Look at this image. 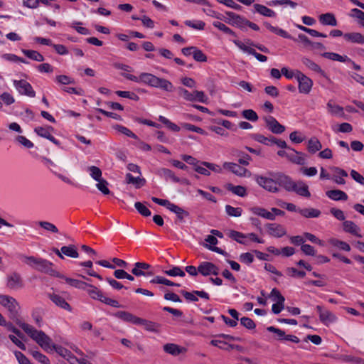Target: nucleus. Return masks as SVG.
<instances>
[{"label": "nucleus", "mask_w": 364, "mask_h": 364, "mask_svg": "<svg viewBox=\"0 0 364 364\" xmlns=\"http://www.w3.org/2000/svg\"><path fill=\"white\" fill-rule=\"evenodd\" d=\"M251 211L259 216H261L262 218H264L268 220H274V215L267 210L266 209L263 208L259 207H254L251 208Z\"/></svg>", "instance_id": "33"}, {"label": "nucleus", "mask_w": 364, "mask_h": 364, "mask_svg": "<svg viewBox=\"0 0 364 364\" xmlns=\"http://www.w3.org/2000/svg\"><path fill=\"white\" fill-rule=\"evenodd\" d=\"M270 176L277 179V186H280L287 191H291L294 188V182L287 175L282 173H272Z\"/></svg>", "instance_id": "11"}, {"label": "nucleus", "mask_w": 364, "mask_h": 364, "mask_svg": "<svg viewBox=\"0 0 364 364\" xmlns=\"http://www.w3.org/2000/svg\"><path fill=\"white\" fill-rule=\"evenodd\" d=\"M186 25L196 30H203L205 26V23L200 20L186 21Z\"/></svg>", "instance_id": "56"}, {"label": "nucleus", "mask_w": 364, "mask_h": 364, "mask_svg": "<svg viewBox=\"0 0 364 364\" xmlns=\"http://www.w3.org/2000/svg\"><path fill=\"white\" fill-rule=\"evenodd\" d=\"M126 181L127 183L135 185L136 188H139L145 184V179L140 177H134L131 173L126 174Z\"/></svg>", "instance_id": "40"}, {"label": "nucleus", "mask_w": 364, "mask_h": 364, "mask_svg": "<svg viewBox=\"0 0 364 364\" xmlns=\"http://www.w3.org/2000/svg\"><path fill=\"white\" fill-rule=\"evenodd\" d=\"M316 308L319 314L321 322L325 325H328L336 321V316L331 311L319 305L316 306Z\"/></svg>", "instance_id": "15"}, {"label": "nucleus", "mask_w": 364, "mask_h": 364, "mask_svg": "<svg viewBox=\"0 0 364 364\" xmlns=\"http://www.w3.org/2000/svg\"><path fill=\"white\" fill-rule=\"evenodd\" d=\"M114 129L127 136H129L133 139H137L136 135L125 127L116 124L115 126H114Z\"/></svg>", "instance_id": "57"}, {"label": "nucleus", "mask_w": 364, "mask_h": 364, "mask_svg": "<svg viewBox=\"0 0 364 364\" xmlns=\"http://www.w3.org/2000/svg\"><path fill=\"white\" fill-rule=\"evenodd\" d=\"M163 348L166 353L174 356L178 355L182 352L181 347L173 343L165 344Z\"/></svg>", "instance_id": "37"}, {"label": "nucleus", "mask_w": 364, "mask_h": 364, "mask_svg": "<svg viewBox=\"0 0 364 364\" xmlns=\"http://www.w3.org/2000/svg\"><path fill=\"white\" fill-rule=\"evenodd\" d=\"M240 48L243 52L255 55L260 62H265L267 59L265 55L257 53L252 47H240Z\"/></svg>", "instance_id": "48"}, {"label": "nucleus", "mask_w": 364, "mask_h": 364, "mask_svg": "<svg viewBox=\"0 0 364 364\" xmlns=\"http://www.w3.org/2000/svg\"><path fill=\"white\" fill-rule=\"evenodd\" d=\"M65 280V282L70 286L74 287L75 288L80 289H84L85 290L87 288V286L88 285L87 283L84 282L80 280L69 278L67 277H65L63 275V277H62Z\"/></svg>", "instance_id": "35"}, {"label": "nucleus", "mask_w": 364, "mask_h": 364, "mask_svg": "<svg viewBox=\"0 0 364 364\" xmlns=\"http://www.w3.org/2000/svg\"><path fill=\"white\" fill-rule=\"evenodd\" d=\"M343 230L349 233H351L358 237H361V235L358 233L359 228L352 221L346 220L343 223Z\"/></svg>", "instance_id": "32"}, {"label": "nucleus", "mask_w": 364, "mask_h": 364, "mask_svg": "<svg viewBox=\"0 0 364 364\" xmlns=\"http://www.w3.org/2000/svg\"><path fill=\"white\" fill-rule=\"evenodd\" d=\"M321 55L326 58L340 62L350 60V59L346 55H341L335 53L326 52L322 53Z\"/></svg>", "instance_id": "43"}, {"label": "nucleus", "mask_w": 364, "mask_h": 364, "mask_svg": "<svg viewBox=\"0 0 364 364\" xmlns=\"http://www.w3.org/2000/svg\"><path fill=\"white\" fill-rule=\"evenodd\" d=\"M151 283L152 284H161L166 286H175L180 287L181 284L179 283H175L166 278H164L161 276H156L153 279L151 280Z\"/></svg>", "instance_id": "42"}, {"label": "nucleus", "mask_w": 364, "mask_h": 364, "mask_svg": "<svg viewBox=\"0 0 364 364\" xmlns=\"http://www.w3.org/2000/svg\"><path fill=\"white\" fill-rule=\"evenodd\" d=\"M225 188L228 191L233 193L234 194L241 196V197H243V196H246V194H247L245 188L242 186H233L231 183H228L225 186Z\"/></svg>", "instance_id": "36"}, {"label": "nucleus", "mask_w": 364, "mask_h": 364, "mask_svg": "<svg viewBox=\"0 0 364 364\" xmlns=\"http://www.w3.org/2000/svg\"><path fill=\"white\" fill-rule=\"evenodd\" d=\"M198 296L201 298L209 299V295L203 291H193V292L183 291V296L189 301H196Z\"/></svg>", "instance_id": "29"}, {"label": "nucleus", "mask_w": 364, "mask_h": 364, "mask_svg": "<svg viewBox=\"0 0 364 364\" xmlns=\"http://www.w3.org/2000/svg\"><path fill=\"white\" fill-rule=\"evenodd\" d=\"M322 148L321 143L317 138H311L308 141V151L314 154L316 151L321 150Z\"/></svg>", "instance_id": "39"}, {"label": "nucleus", "mask_w": 364, "mask_h": 364, "mask_svg": "<svg viewBox=\"0 0 364 364\" xmlns=\"http://www.w3.org/2000/svg\"><path fill=\"white\" fill-rule=\"evenodd\" d=\"M20 258L21 261L31 267L32 268H34L36 269V267L38 264V260L40 258L36 257L33 256H26V255H21Z\"/></svg>", "instance_id": "47"}, {"label": "nucleus", "mask_w": 364, "mask_h": 364, "mask_svg": "<svg viewBox=\"0 0 364 364\" xmlns=\"http://www.w3.org/2000/svg\"><path fill=\"white\" fill-rule=\"evenodd\" d=\"M97 182L98 183L96 184V187L97 188V189L105 195L109 194L110 191L107 188L108 182L104 178H102Z\"/></svg>", "instance_id": "58"}, {"label": "nucleus", "mask_w": 364, "mask_h": 364, "mask_svg": "<svg viewBox=\"0 0 364 364\" xmlns=\"http://www.w3.org/2000/svg\"><path fill=\"white\" fill-rule=\"evenodd\" d=\"M6 287L11 289L16 290L23 287L21 275L17 272H12L7 277Z\"/></svg>", "instance_id": "13"}, {"label": "nucleus", "mask_w": 364, "mask_h": 364, "mask_svg": "<svg viewBox=\"0 0 364 364\" xmlns=\"http://www.w3.org/2000/svg\"><path fill=\"white\" fill-rule=\"evenodd\" d=\"M22 52L30 59L42 62L44 60L43 56L38 52L33 50H22Z\"/></svg>", "instance_id": "44"}, {"label": "nucleus", "mask_w": 364, "mask_h": 364, "mask_svg": "<svg viewBox=\"0 0 364 364\" xmlns=\"http://www.w3.org/2000/svg\"><path fill=\"white\" fill-rule=\"evenodd\" d=\"M138 325L144 326V328L148 331L158 332L160 328V324L156 322H153L144 318H140Z\"/></svg>", "instance_id": "30"}, {"label": "nucleus", "mask_w": 364, "mask_h": 364, "mask_svg": "<svg viewBox=\"0 0 364 364\" xmlns=\"http://www.w3.org/2000/svg\"><path fill=\"white\" fill-rule=\"evenodd\" d=\"M287 159L293 164L304 165L306 161L305 154L299 152L292 148H287Z\"/></svg>", "instance_id": "17"}, {"label": "nucleus", "mask_w": 364, "mask_h": 364, "mask_svg": "<svg viewBox=\"0 0 364 364\" xmlns=\"http://www.w3.org/2000/svg\"><path fill=\"white\" fill-rule=\"evenodd\" d=\"M326 196L334 200H346L348 196L341 190H331L326 192Z\"/></svg>", "instance_id": "34"}, {"label": "nucleus", "mask_w": 364, "mask_h": 364, "mask_svg": "<svg viewBox=\"0 0 364 364\" xmlns=\"http://www.w3.org/2000/svg\"><path fill=\"white\" fill-rule=\"evenodd\" d=\"M48 297L56 306L68 311H71L72 308L70 305L61 296L55 294H49Z\"/></svg>", "instance_id": "20"}, {"label": "nucleus", "mask_w": 364, "mask_h": 364, "mask_svg": "<svg viewBox=\"0 0 364 364\" xmlns=\"http://www.w3.org/2000/svg\"><path fill=\"white\" fill-rule=\"evenodd\" d=\"M53 264L51 262L40 258L36 269L53 277H63V274L53 269Z\"/></svg>", "instance_id": "5"}, {"label": "nucleus", "mask_w": 364, "mask_h": 364, "mask_svg": "<svg viewBox=\"0 0 364 364\" xmlns=\"http://www.w3.org/2000/svg\"><path fill=\"white\" fill-rule=\"evenodd\" d=\"M229 237L234 240L237 241L239 243L241 244H246L245 241L242 240V239L246 238V235L242 234V232L235 231V230H231L229 232Z\"/></svg>", "instance_id": "55"}, {"label": "nucleus", "mask_w": 364, "mask_h": 364, "mask_svg": "<svg viewBox=\"0 0 364 364\" xmlns=\"http://www.w3.org/2000/svg\"><path fill=\"white\" fill-rule=\"evenodd\" d=\"M240 323L247 329H255L256 325L252 319L248 317H242L240 318Z\"/></svg>", "instance_id": "62"}, {"label": "nucleus", "mask_w": 364, "mask_h": 364, "mask_svg": "<svg viewBox=\"0 0 364 364\" xmlns=\"http://www.w3.org/2000/svg\"><path fill=\"white\" fill-rule=\"evenodd\" d=\"M32 355L33 358L37 360L38 362L43 363V364H50L49 359L43 354H42L41 352L34 350L32 352Z\"/></svg>", "instance_id": "61"}, {"label": "nucleus", "mask_w": 364, "mask_h": 364, "mask_svg": "<svg viewBox=\"0 0 364 364\" xmlns=\"http://www.w3.org/2000/svg\"><path fill=\"white\" fill-rule=\"evenodd\" d=\"M156 174L164 178L166 181H171L174 183L180 182V178L175 176L174 173L170 169L161 168L156 171Z\"/></svg>", "instance_id": "22"}, {"label": "nucleus", "mask_w": 364, "mask_h": 364, "mask_svg": "<svg viewBox=\"0 0 364 364\" xmlns=\"http://www.w3.org/2000/svg\"><path fill=\"white\" fill-rule=\"evenodd\" d=\"M205 240L209 243L205 245V247L220 255H224L225 252L222 249L215 246L218 243V239L215 236L208 235Z\"/></svg>", "instance_id": "28"}, {"label": "nucleus", "mask_w": 364, "mask_h": 364, "mask_svg": "<svg viewBox=\"0 0 364 364\" xmlns=\"http://www.w3.org/2000/svg\"><path fill=\"white\" fill-rule=\"evenodd\" d=\"M264 26H265V28L269 30L270 32L273 33H275L278 36H280L282 37H284V38H287L288 37V34L287 33L284 31L283 29L280 28H278V27H276V26H272L270 23H267V22H264Z\"/></svg>", "instance_id": "46"}, {"label": "nucleus", "mask_w": 364, "mask_h": 364, "mask_svg": "<svg viewBox=\"0 0 364 364\" xmlns=\"http://www.w3.org/2000/svg\"><path fill=\"white\" fill-rule=\"evenodd\" d=\"M301 60L302 63L309 69L315 72L321 73L323 75H324V72L316 63L313 62L312 60L307 58H303Z\"/></svg>", "instance_id": "45"}, {"label": "nucleus", "mask_w": 364, "mask_h": 364, "mask_svg": "<svg viewBox=\"0 0 364 364\" xmlns=\"http://www.w3.org/2000/svg\"><path fill=\"white\" fill-rule=\"evenodd\" d=\"M116 94L119 97L129 98L134 101H138L139 100V96L132 92L119 90L116 92Z\"/></svg>", "instance_id": "60"}, {"label": "nucleus", "mask_w": 364, "mask_h": 364, "mask_svg": "<svg viewBox=\"0 0 364 364\" xmlns=\"http://www.w3.org/2000/svg\"><path fill=\"white\" fill-rule=\"evenodd\" d=\"M296 80L299 83V92L304 94H309L313 85L312 80L301 71H297Z\"/></svg>", "instance_id": "7"}, {"label": "nucleus", "mask_w": 364, "mask_h": 364, "mask_svg": "<svg viewBox=\"0 0 364 364\" xmlns=\"http://www.w3.org/2000/svg\"><path fill=\"white\" fill-rule=\"evenodd\" d=\"M223 167L226 169L230 170V171H232V173L239 176H245L246 173L248 172V171L245 168H243L235 163L225 162L223 164Z\"/></svg>", "instance_id": "24"}, {"label": "nucleus", "mask_w": 364, "mask_h": 364, "mask_svg": "<svg viewBox=\"0 0 364 364\" xmlns=\"http://www.w3.org/2000/svg\"><path fill=\"white\" fill-rule=\"evenodd\" d=\"M242 115L244 118L251 122H256L258 119L257 114L251 109L243 110L242 112Z\"/></svg>", "instance_id": "51"}, {"label": "nucleus", "mask_w": 364, "mask_h": 364, "mask_svg": "<svg viewBox=\"0 0 364 364\" xmlns=\"http://www.w3.org/2000/svg\"><path fill=\"white\" fill-rule=\"evenodd\" d=\"M134 207L136 210L143 216L148 217L151 215V211L141 202H136Z\"/></svg>", "instance_id": "53"}, {"label": "nucleus", "mask_w": 364, "mask_h": 364, "mask_svg": "<svg viewBox=\"0 0 364 364\" xmlns=\"http://www.w3.org/2000/svg\"><path fill=\"white\" fill-rule=\"evenodd\" d=\"M14 85L21 95H27L31 97L36 96V92L31 85L26 80H14Z\"/></svg>", "instance_id": "9"}, {"label": "nucleus", "mask_w": 364, "mask_h": 364, "mask_svg": "<svg viewBox=\"0 0 364 364\" xmlns=\"http://www.w3.org/2000/svg\"><path fill=\"white\" fill-rule=\"evenodd\" d=\"M194 48V47H183V55H191L193 54V58L198 62H205L207 60V58L205 54L200 50L194 49L191 51V49Z\"/></svg>", "instance_id": "26"}, {"label": "nucleus", "mask_w": 364, "mask_h": 364, "mask_svg": "<svg viewBox=\"0 0 364 364\" xmlns=\"http://www.w3.org/2000/svg\"><path fill=\"white\" fill-rule=\"evenodd\" d=\"M225 210L230 216L239 217L242 214V209L240 208H234L230 205L225 206Z\"/></svg>", "instance_id": "59"}, {"label": "nucleus", "mask_w": 364, "mask_h": 364, "mask_svg": "<svg viewBox=\"0 0 364 364\" xmlns=\"http://www.w3.org/2000/svg\"><path fill=\"white\" fill-rule=\"evenodd\" d=\"M85 290L89 296L93 299L99 300L112 307L119 308L120 306L117 301L104 296L102 292L98 288L92 284H88Z\"/></svg>", "instance_id": "4"}, {"label": "nucleus", "mask_w": 364, "mask_h": 364, "mask_svg": "<svg viewBox=\"0 0 364 364\" xmlns=\"http://www.w3.org/2000/svg\"><path fill=\"white\" fill-rule=\"evenodd\" d=\"M53 131L52 127H38L34 129V132L40 136L46 138L49 141H52L55 145H60V142L53 136L51 135L50 132Z\"/></svg>", "instance_id": "16"}, {"label": "nucleus", "mask_w": 364, "mask_h": 364, "mask_svg": "<svg viewBox=\"0 0 364 364\" xmlns=\"http://www.w3.org/2000/svg\"><path fill=\"white\" fill-rule=\"evenodd\" d=\"M293 188L291 189V191L296 192L298 195L309 198L311 196V193L309 191V187L306 184H305L302 181H298L297 183H294Z\"/></svg>", "instance_id": "23"}, {"label": "nucleus", "mask_w": 364, "mask_h": 364, "mask_svg": "<svg viewBox=\"0 0 364 364\" xmlns=\"http://www.w3.org/2000/svg\"><path fill=\"white\" fill-rule=\"evenodd\" d=\"M318 19L320 23L324 26H336L338 23L334 14L332 13L321 14L319 16Z\"/></svg>", "instance_id": "27"}, {"label": "nucleus", "mask_w": 364, "mask_h": 364, "mask_svg": "<svg viewBox=\"0 0 364 364\" xmlns=\"http://www.w3.org/2000/svg\"><path fill=\"white\" fill-rule=\"evenodd\" d=\"M88 170L90 173L91 177L96 181H98L101 180L102 178V171L100 168L95 166H91L88 167Z\"/></svg>", "instance_id": "49"}, {"label": "nucleus", "mask_w": 364, "mask_h": 364, "mask_svg": "<svg viewBox=\"0 0 364 364\" xmlns=\"http://www.w3.org/2000/svg\"><path fill=\"white\" fill-rule=\"evenodd\" d=\"M166 208L170 211L174 213L178 216V219L182 218V208L179 206L171 203L170 201L168 202V205H167Z\"/></svg>", "instance_id": "64"}, {"label": "nucleus", "mask_w": 364, "mask_h": 364, "mask_svg": "<svg viewBox=\"0 0 364 364\" xmlns=\"http://www.w3.org/2000/svg\"><path fill=\"white\" fill-rule=\"evenodd\" d=\"M18 325L43 349L46 351L52 350V340L43 331H38L33 326L26 323H18Z\"/></svg>", "instance_id": "1"}, {"label": "nucleus", "mask_w": 364, "mask_h": 364, "mask_svg": "<svg viewBox=\"0 0 364 364\" xmlns=\"http://www.w3.org/2000/svg\"><path fill=\"white\" fill-rule=\"evenodd\" d=\"M346 43L364 44V35L360 33H349L343 35Z\"/></svg>", "instance_id": "25"}, {"label": "nucleus", "mask_w": 364, "mask_h": 364, "mask_svg": "<svg viewBox=\"0 0 364 364\" xmlns=\"http://www.w3.org/2000/svg\"><path fill=\"white\" fill-rule=\"evenodd\" d=\"M140 80L150 86L160 87L164 90L168 91L171 88V83L170 82L165 79L159 78L151 73H141L140 75Z\"/></svg>", "instance_id": "3"}, {"label": "nucleus", "mask_w": 364, "mask_h": 364, "mask_svg": "<svg viewBox=\"0 0 364 364\" xmlns=\"http://www.w3.org/2000/svg\"><path fill=\"white\" fill-rule=\"evenodd\" d=\"M38 225L42 228H43L44 230L48 231V232H53V233H58V229L57 228V227L51 223H49V222H47V221H39L38 222Z\"/></svg>", "instance_id": "54"}, {"label": "nucleus", "mask_w": 364, "mask_h": 364, "mask_svg": "<svg viewBox=\"0 0 364 364\" xmlns=\"http://www.w3.org/2000/svg\"><path fill=\"white\" fill-rule=\"evenodd\" d=\"M61 252L73 258H77L79 257V254L74 245L63 246L61 247Z\"/></svg>", "instance_id": "41"}, {"label": "nucleus", "mask_w": 364, "mask_h": 364, "mask_svg": "<svg viewBox=\"0 0 364 364\" xmlns=\"http://www.w3.org/2000/svg\"><path fill=\"white\" fill-rule=\"evenodd\" d=\"M151 266L149 264L138 262L134 264V267L132 269V273L136 277L152 275V272H146V270H149Z\"/></svg>", "instance_id": "18"}, {"label": "nucleus", "mask_w": 364, "mask_h": 364, "mask_svg": "<svg viewBox=\"0 0 364 364\" xmlns=\"http://www.w3.org/2000/svg\"><path fill=\"white\" fill-rule=\"evenodd\" d=\"M298 212L305 218H318L321 215V211L314 208L298 209Z\"/></svg>", "instance_id": "38"}, {"label": "nucleus", "mask_w": 364, "mask_h": 364, "mask_svg": "<svg viewBox=\"0 0 364 364\" xmlns=\"http://www.w3.org/2000/svg\"><path fill=\"white\" fill-rule=\"evenodd\" d=\"M0 304L7 309L9 317L17 324L21 323L18 319V310L20 309L17 301L12 296L0 294Z\"/></svg>", "instance_id": "2"}, {"label": "nucleus", "mask_w": 364, "mask_h": 364, "mask_svg": "<svg viewBox=\"0 0 364 364\" xmlns=\"http://www.w3.org/2000/svg\"><path fill=\"white\" fill-rule=\"evenodd\" d=\"M268 233L276 237H281L287 234L285 228L280 224L268 223L266 225Z\"/></svg>", "instance_id": "19"}, {"label": "nucleus", "mask_w": 364, "mask_h": 364, "mask_svg": "<svg viewBox=\"0 0 364 364\" xmlns=\"http://www.w3.org/2000/svg\"><path fill=\"white\" fill-rule=\"evenodd\" d=\"M198 271L203 276L218 275L219 274V268L213 263L209 262L200 263L198 267Z\"/></svg>", "instance_id": "14"}, {"label": "nucleus", "mask_w": 364, "mask_h": 364, "mask_svg": "<svg viewBox=\"0 0 364 364\" xmlns=\"http://www.w3.org/2000/svg\"><path fill=\"white\" fill-rule=\"evenodd\" d=\"M350 16L358 21L363 26L364 23V12L358 9L350 10Z\"/></svg>", "instance_id": "50"}, {"label": "nucleus", "mask_w": 364, "mask_h": 364, "mask_svg": "<svg viewBox=\"0 0 364 364\" xmlns=\"http://www.w3.org/2000/svg\"><path fill=\"white\" fill-rule=\"evenodd\" d=\"M183 99L191 102L207 103L208 97L203 91H188L183 89Z\"/></svg>", "instance_id": "10"}, {"label": "nucleus", "mask_w": 364, "mask_h": 364, "mask_svg": "<svg viewBox=\"0 0 364 364\" xmlns=\"http://www.w3.org/2000/svg\"><path fill=\"white\" fill-rule=\"evenodd\" d=\"M254 8L257 13H259V14H261L264 16H267V17H275L276 16V13L273 10L267 8V6H265L264 5L256 4L254 5Z\"/></svg>", "instance_id": "31"}, {"label": "nucleus", "mask_w": 364, "mask_h": 364, "mask_svg": "<svg viewBox=\"0 0 364 364\" xmlns=\"http://www.w3.org/2000/svg\"><path fill=\"white\" fill-rule=\"evenodd\" d=\"M55 80L62 85H70V84H74L75 80L70 77L65 75H58L55 77Z\"/></svg>", "instance_id": "63"}, {"label": "nucleus", "mask_w": 364, "mask_h": 364, "mask_svg": "<svg viewBox=\"0 0 364 364\" xmlns=\"http://www.w3.org/2000/svg\"><path fill=\"white\" fill-rule=\"evenodd\" d=\"M265 125L273 134H280L285 131V127L281 124L274 117L266 116L264 118Z\"/></svg>", "instance_id": "8"}, {"label": "nucleus", "mask_w": 364, "mask_h": 364, "mask_svg": "<svg viewBox=\"0 0 364 364\" xmlns=\"http://www.w3.org/2000/svg\"><path fill=\"white\" fill-rule=\"evenodd\" d=\"M256 181L260 186L269 192L275 193L279 191L277 179L274 177L267 178L261 176H257Z\"/></svg>", "instance_id": "6"}, {"label": "nucleus", "mask_w": 364, "mask_h": 364, "mask_svg": "<svg viewBox=\"0 0 364 364\" xmlns=\"http://www.w3.org/2000/svg\"><path fill=\"white\" fill-rule=\"evenodd\" d=\"M115 316L125 322L131 323L135 325L139 324L140 319L139 317H137L134 314L124 311H118L116 313Z\"/></svg>", "instance_id": "21"}, {"label": "nucleus", "mask_w": 364, "mask_h": 364, "mask_svg": "<svg viewBox=\"0 0 364 364\" xmlns=\"http://www.w3.org/2000/svg\"><path fill=\"white\" fill-rule=\"evenodd\" d=\"M225 22L233 26L240 28H245L246 18L232 12H227L225 14Z\"/></svg>", "instance_id": "12"}, {"label": "nucleus", "mask_w": 364, "mask_h": 364, "mask_svg": "<svg viewBox=\"0 0 364 364\" xmlns=\"http://www.w3.org/2000/svg\"><path fill=\"white\" fill-rule=\"evenodd\" d=\"M329 242L334 247H337L343 250L349 252L350 250V245L346 242H343L336 239H331Z\"/></svg>", "instance_id": "52"}]
</instances>
